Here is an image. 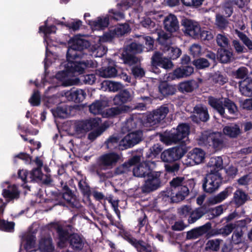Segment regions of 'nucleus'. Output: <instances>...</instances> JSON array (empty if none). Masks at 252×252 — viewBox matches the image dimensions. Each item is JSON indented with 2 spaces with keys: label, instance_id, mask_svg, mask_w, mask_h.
Here are the masks:
<instances>
[{
  "label": "nucleus",
  "instance_id": "nucleus-1",
  "mask_svg": "<svg viewBox=\"0 0 252 252\" xmlns=\"http://www.w3.org/2000/svg\"><path fill=\"white\" fill-rule=\"evenodd\" d=\"M89 42L78 36L71 38L68 42V48L66 53L67 61L60 65L61 70L51 79L52 85L48 87L45 91V96L48 97L49 91L54 92L57 86L62 85L69 86L74 84L71 77L76 73L81 74L87 68L97 67V63L92 60L79 62L77 58L82 57V50L86 49Z\"/></svg>",
  "mask_w": 252,
  "mask_h": 252
},
{
  "label": "nucleus",
  "instance_id": "nucleus-2",
  "mask_svg": "<svg viewBox=\"0 0 252 252\" xmlns=\"http://www.w3.org/2000/svg\"><path fill=\"white\" fill-rule=\"evenodd\" d=\"M100 123V119L98 118L76 122L74 123L73 126L74 134L77 137L81 138L84 136L89 130L96 128L95 130L90 132L88 135V139L93 141L110 126V124L105 122L102 126H98Z\"/></svg>",
  "mask_w": 252,
  "mask_h": 252
},
{
  "label": "nucleus",
  "instance_id": "nucleus-3",
  "mask_svg": "<svg viewBox=\"0 0 252 252\" xmlns=\"http://www.w3.org/2000/svg\"><path fill=\"white\" fill-rule=\"evenodd\" d=\"M69 225L63 224L61 222H53L50 224V228L56 230L58 234V245L61 248L67 246L69 241L70 246L74 250H81L84 245V239L77 234H69Z\"/></svg>",
  "mask_w": 252,
  "mask_h": 252
},
{
  "label": "nucleus",
  "instance_id": "nucleus-4",
  "mask_svg": "<svg viewBox=\"0 0 252 252\" xmlns=\"http://www.w3.org/2000/svg\"><path fill=\"white\" fill-rule=\"evenodd\" d=\"M105 106V102L98 100L92 104L89 109L91 113L94 115L101 114L104 118L114 117L124 113L129 109L128 107L123 106L120 107H112L103 111Z\"/></svg>",
  "mask_w": 252,
  "mask_h": 252
},
{
  "label": "nucleus",
  "instance_id": "nucleus-5",
  "mask_svg": "<svg viewBox=\"0 0 252 252\" xmlns=\"http://www.w3.org/2000/svg\"><path fill=\"white\" fill-rule=\"evenodd\" d=\"M189 133V127L188 125H179L176 129H173L161 138L162 141L167 145L185 141Z\"/></svg>",
  "mask_w": 252,
  "mask_h": 252
},
{
  "label": "nucleus",
  "instance_id": "nucleus-6",
  "mask_svg": "<svg viewBox=\"0 0 252 252\" xmlns=\"http://www.w3.org/2000/svg\"><path fill=\"white\" fill-rule=\"evenodd\" d=\"M222 178L219 172L217 171L214 172L212 170L207 175L206 181L203 185L205 191L208 193H212L219 189L221 183Z\"/></svg>",
  "mask_w": 252,
  "mask_h": 252
},
{
  "label": "nucleus",
  "instance_id": "nucleus-7",
  "mask_svg": "<svg viewBox=\"0 0 252 252\" xmlns=\"http://www.w3.org/2000/svg\"><path fill=\"white\" fill-rule=\"evenodd\" d=\"M51 19L48 18L44 23V26H42L39 27V32H42L44 34V41L46 42V58L45 59V68L46 69L47 67L49 65L51 60L52 58L54 57L55 56L53 55L52 53H49L48 50V46H50V38L49 37V35L50 34L54 33L56 32V28L54 26H48V22H49Z\"/></svg>",
  "mask_w": 252,
  "mask_h": 252
},
{
  "label": "nucleus",
  "instance_id": "nucleus-8",
  "mask_svg": "<svg viewBox=\"0 0 252 252\" xmlns=\"http://www.w3.org/2000/svg\"><path fill=\"white\" fill-rule=\"evenodd\" d=\"M161 172L151 171L148 173L147 178L142 187V191L149 192L158 189L161 184Z\"/></svg>",
  "mask_w": 252,
  "mask_h": 252
},
{
  "label": "nucleus",
  "instance_id": "nucleus-9",
  "mask_svg": "<svg viewBox=\"0 0 252 252\" xmlns=\"http://www.w3.org/2000/svg\"><path fill=\"white\" fill-rule=\"evenodd\" d=\"M173 66L172 62L168 59L163 57L162 55L156 52L152 58V65L151 70L155 73H158L159 69L158 66H160L164 69H170Z\"/></svg>",
  "mask_w": 252,
  "mask_h": 252
},
{
  "label": "nucleus",
  "instance_id": "nucleus-10",
  "mask_svg": "<svg viewBox=\"0 0 252 252\" xmlns=\"http://www.w3.org/2000/svg\"><path fill=\"white\" fill-rule=\"evenodd\" d=\"M119 234L125 240L132 245L138 252H151L152 250L149 245L145 244L142 241H137L129 232L122 230Z\"/></svg>",
  "mask_w": 252,
  "mask_h": 252
},
{
  "label": "nucleus",
  "instance_id": "nucleus-11",
  "mask_svg": "<svg viewBox=\"0 0 252 252\" xmlns=\"http://www.w3.org/2000/svg\"><path fill=\"white\" fill-rule=\"evenodd\" d=\"M119 234L125 240L132 245L138 252H151L152 250L149 245L145 244L142 241H137L129 232L122 230Z\"/></svg>",
  "mask_w": 252,
  "mask_h": 252
},
{
  "label": "nucleus",
  "instance_id": "nucleus-12",
  "mask_svg": "<svg viewBox=\"0 0 252 252\" xmlns=\"http://www.w3.org/2000/svg\"><path fill=\"white\" fill-rule=\"evenodd\" d=\"M169 111V108L166 105H162L148 115L147 121L153 125L158 124L165 118Z\"/></svg>",
  "mask_w": 252,
  "mask_h": 252
},
{
  "label": "nucleus",
  "instance_id": "nucleus-13",
  "mask_svg": "<svg viewBox=\"0 0 252 252\" xmlns=\"http://www.w3.org/2000/svg\"><path fill=\"white\" fill-rule=\"evenodd\" d=\"M205 157L204 151L200 148H196L188 153L184 163L189 166L198 164L204 161Z\"/></svg>",
  "mask_w": 252,
  "mask_h": 252
},
{
  "label": "nucleus",
  "instance_id": "nucleus-14",
  "mask_svg": "<svg viewBox=\"0 0 252 252\" xmlns=\"http://www.w3.org/2000/svg\"><path fill=\"white\" fill-rule=\"evenodd\" d=\"M185 153V151L182 147L172 148L163 151L161 158L164 162H172L181 158Z\"/></svg>",
  "mask_w": 252,
  "mask_h": 252
},
{
  "label": "nucleus",
  "instance_id": "nucleus-15",
  "mask_svg": "<svg viewBox=\"0 0 252 252\" xmlns=\"http://www.w3.org/2000/svg\"><path fill=\"white\" fill-rule=\"evenodd\" d=\"M182 25L184 28L185 34L194 38H199L201 27L197 22L186 19L182 21Z\"/></svg>",
  "mask_w": 252,
  "mask_h": 252
},
{
  "label": "nucleus",
  "instance_id": "nucleus-16",
  "mask_svg": "<svg viewBox=\"0 0 252 252\" xmlns=\"http://www.w3.org/2000/svg\"><path fill=\"white\" fill-rule=\"evenodd\" d=\"M142 136V133L140 130L130 132L121 139V145L125 149L132 147L141 140Z\"/></svg>",
  "mask_w": 252,
  "mask_h": 252
},
{
  "label": "nucleus",
  "instance_id": "nucleus-17",
  "mask_svg": "<svg viewBox=\"0 0 252 252\" xmlns=\"http://www.w3.org/2000/svg\"><path fill=\"white\" fill-rule=\"evenodd\" d=\"M168 193V196L170 195L168 201L170 200L171 202L177 203L184 200L188 195L189 189L187 186H182L179 189L172 190L171 193Z\"/></svg>",
  "mask_w": 252,
  "mask_h": 252
},
{
  "label": "nucleus",
  "instance_id": "nucleus-18",
  "mask_svg": "<svg viewBox=\"0 0 252 252\" xmlns=\"http://www.w3.org/2000/svg\"><path fill=\"white\" fill-rule=\"evenodd\" d=\"M2 194L3 197L7 200H11L17 199L19 196V191L16 186L10 185L8 182H5L2 184Z\"/></svg>",
  "mask_w": 252,
  "mask_h": 252
},
{
  "label": "nucleus",
  "instance_id": "nucleus-19",
  "mask_svg": "<svg viewBox=\"0 0 252 252\" xmlns=\"http://www.w3.org/2000/svg\"><path fill=\"white\" fill-rule=\"evenodd\" d=\"M119 158L118 155L113 153L105 154L100 157V164L104 169L111 168L115 165Z\"/></svg>",
  "mask_w": 252,
  "mask_h": 252
},
{
  "label": "nucleus",
  "instance_id": "nucleus-20",
  "mask_svg": "<svg viewBox=\"0 0 252 252\" xmlns=\"http://www.w3.org/2000/svg\"><path fill=\"white\" fill-rule=\"evenodd\" d=\"M132 98V95L126 90H124L119 94L116 95L113 98V104L115 105H117L116 107H120V106H127L129 108L128 110L124 113L127 112L130 110V107L127 105H123V104L126 103L128 101L131 100Z\"/></svg>",
  "mask_w": 252,
  "mask_h": 252
},
{
  "label": "nucleus",
  "instance_id": "nucleus-21",
  "mask_svg": "<svg viewBox=\"0 0 252 252\" xmlns=\"http://www.w3.org/2000/svg\"><path fill=\"white\" fill-rule=\"evenodd\" d=\"M164 29L170 32H175L179 29V24L177 17L170 14L166 16L163 21Z\"/></svg>",
  "mask_w": 252,
  "mask_h": 252
},
{
  "label": "nucleus",
  "instance_id": "nucleus-22",
  "mask_svg": "<svg viewBox=\"0 0 252 252\" xmlns=\"http://www.w3.org/2000/svg\"><path fill=\"white\" fill-rule=\"evenodd\" d=\"M194 113L191 117L192 120L196 123H198L199 120L206 122L209 118L207 108L201 105L194 107Z\"/></svg>",
  "mask_w": 252,
  "mask_h": 252
},
{
  "label": "nucleus",
  "instance_id": "nucleus-23",
  "mask_svg": "<svg viewBox=\"0 0 252 252\" xmlns=\"http://www.w3.org/2000/svg\"><path fill=\"white\" fill-rule=\"evenodd\" d=\"M64 94L68 100L73 101L77 103L82 102L86 96V93L84 90L82 89L71 90L65 92Z\"/></svg>",
  "mask_w": 252,
  "mask_h": 252
},
{
  "label": "nucleus",
  "instance_id": "nucleus-24",
  "mask_svg": "<svg viewBox=\"0 0 252 252\" xmlns=\"http://www.w3.org/2000/svg\"><path fill=\"white\" fill-rule=\"evenodd\" d=\"M88 24L93 30H102L108 26L109 17L107 15L98 17L95 20L88 21Z\"/></svg>",
  "mask_w": 252,
  "mask_h": 252
},
{
  "label": "nucleus",
  "instance_id": "nucleus-25",
  "mask_svg": "<svg viewBox=\"0 0 252 252\" xmlns=\"http://www.w3.org/2000/svg\"><path fill=\"white\" fill-rule=\"evenodd\" d=\"M154 165L153 162H144L135 166L133 168V175L138 177H145L146 175L151 172L150 166Z\"/></svg>",
  "mask_w": 252,
  "mask_h": 252
},
{
  "label": "nucleus",
  "instance_id": "nucleus-26",
  "mask_svg": "<svg viewBox=\"0 0 252 252\" xmlns=\"http://www.w3.org/2000/svg\"><path fill=\"white\" fill-rule=\"evenodd\" d=\"M208 102L211 107L217 110L222 117H228L225 114L224 108L223 107L224 105V98H216L210 96L208 98Z\"/></svg>",
  "mask_w": 252,
  "mask_h": 252
},
{
  "label": "nucleus",
  "instance_id": "nucleus-27",
  "mask_svg": "<svg viewBox=\"0 0 252 252\" xmlns=\"http://www.w3.org/2000/svg\"><path fill=\"white\" fill-rule=\"evenodd\" d=\"M209 146H212L216 150H220L224 146L223 136L220 132H212L211 134Z\"/></svg>",
  "mask_w": 252,
  "mask_h": 252
},
{
  "label": "nucleus",
  "instance_id": "nucleus-28",
  "mask_svg": "<svg viewBox=\"0 0 252 252\" xmlns=\"http://www.w3.org/2000/svg\"><path fill=\"white\" fill-rule=\"evenodd\" d=\"M241 94L246 96H252V78H247L239 83Z\"/></svg>",
  "mask_w": 252,
  "mask_h": 252
},
{
  "label": "nucleus",
  "instance_id": "nucleus-29",
  "mask_svg": "<svg viewBox=\"0 0 252 252\" xmlns=\"http://www.w3.org/2000/svg\"><path fill=\"white\" fill-rule=\"evenodd\" d=\"M61 186L63 187L64 192L63 193V198L69 203L73 207H78L79 206L78 201L76 197L73 195L71 191L69 189L66 184H64L63 182H61Z\"/></svg>",
  "mask_w": 252,
  "mask_h": 252
},
{
  "label": "nucleus",
  "instance_id": "nucleus-30",
  "mask_svg": "<svg viewBox=\"0 0 252 252\" xmlns=\"http://www.w3.org/2000/svg\"><path fill=\"white\" fill-rule=\"evenodd\" d=\"M162 50L167 57L172 60L178 58L181 54V50L178 47L170 45L163 46Z\"/></svg>",
  "mask_w": 252,
  "mask_h": 252
},
{
  "label": "nucleus",
  "instance_id": "nucleus-31",
  "mask_svg": "<svg viewBox=\"0 0 252 252\" xmlns=\"http://www.w3.org/2000/svg\"><path fill=\"white\" fill-rule=\"evenodd\" d=\"M209 229V226L204 225L202 226L192 229L188 231L187 233V238L188 239H196L199 236L207 233Z\"/></svg>",
  "mask_w": 252,
  "mask_h": 252
},
{
  "label": "nucleus",
  "instance_id": "nucleus-32",
  "mask_svg": "<svg viewBox=\"0 0 252 252\" xmlns=\"http://www.w3.org/2000/svg\"><path fill=\"white\" fill-rule=\"evenodd\" d=\"M207 166L210 168L209 172L212 170L214 172L219 171L223 168V160L220 157H212L207 164Z\"/></svg>",
  "mask_w": 252,
  "mask_h": 252
},
{
  "label": "nucleus",
  "instance_id": "nucleus-33",
  "mask_svg": "<svg viewBox=\"0 0 252 252\" xmlns=\"http://www.w3.org/2000/svg\"><path fill=\"white\" fill-rule=\"evenodd\" d=\"M6 204L3 203L0 206V217L4 212ZM14 223L13 222L6 221L4 220H0V230L5 231L11 232L14 230Z\"/></svg>",
  "mask_w": 252,
  "mask_h": 252
},
{
  "label": "nucleus",
  "instance_id": "nucleus-34",
  "mask_svg": "<svg viewBox=\"0 0 252 252\" xmlns=\"http://www.w3.org/2000/svg\"><path fill=\"white\" fill-rule=\"evenodd\" d=\"M54 246L50 238L42 239L39 243V249L41 252H53Z\"/></svg>",
  "mask_w": 252,
  "mask_h": 252
},
{
  "label": "nucleus",
  "instance_id": "nucleus-35",
  "mask_svg": "<svg viewBox=\"0 0 252 252\" xmlns=\"http://www.w3.org/2000/svg\"><path fill=\"white\" fill-rule=\"evenodd\" d=\"M107 148L111 150L119 148L120 150L124 149V147L121 145V139L117 135H113L106 142Z\"/></svg>",
  "mask_w": 252,
  "mask_h": 252
},
{
  "label": "nucleus",
  "instance_id": "nucleus-36",
  "mask_svg": "<svg viewBox=\"0 0 252 252\" xmlns=\"http://www.w3.org/2000/svg\"><path fill=\"white\" fill-rule=\"evenodd\" d=\"M224 134L230 137H236L241 132L240 128L237 125L232 124L225 126L223 129Z\"/></svg>",
  "mask_w": 252,
  "mask_h": 252
},
{
  "label": "nucleus",
  "instance_id": "nucleus-37",
  "mask_svg": "<svg viewBox=\"0 0 252 252\" xmlns=\"http://www.w3.org/2000/svg\"><path fill=\"white\" fill-rule=\"evenodd\" d=\"M230 189H226L218 195L210 198L209 202L211 204H216L224 200L231 193Z\"/></svg>",
  "mask_w": 252,
  "mask_h": 252
},
{
  "label": "nucleus",
  "instance_id": "nucleus-38",
  "mask_svg": "<svg viewBox=\"0 0 252 252\" xmlns=\"http://www.w3.org/2000/svg\"><path fill=\"white\" fill-rule=\"evenodd\" d=\"M24 248L28 252L33 251V248L35 244V237L33 234L29 233L25 237L23 241Z\"/></svg>",
  "mask_w": 252,
  "mask_h": 252
},
{
  "label": "nucleus",
  "instance_id": "nucleus-39",
  "mask_svg": "<svg viewBox=\"0 0 252 252\" xmlns=\"http://www.w3.org/2000/svg\"><path fill=\"white\" fill-rule=\"evenodd\" d=\"M98 74L103 78H112L116 76L117 71L113 66L102 67L98 70Z\"/></svg>",
  "mask_w": 252,
  "mask_h": 252
},
{
  "label": "nucleus",
  "instance_id": "nucleus-40",
  "mask_svg": "<svg viewBox=\"0 0 252 252\" xmlns=\"http://www.w3.org/2000/svg\"><path fill=\"white\" fill-rule=\"evenodd\" d=\"M158 89L160 93L164 96L173 94L176 90L175 86L169 85L166 82L161 83Z\"/></svg>",
  "mask_w": 252,
  "mask_h": 252
},
{
  "label": "nucleus",
  "instance_id": "nucleus-41",
  "mask_svg": "<svg viewBox=\"0 0 252 252\" xmlns=\"http://www.w3.org/2000/svg\"><path fill=\"white\" fill-rule=\"evenodd\" d=\"M140 160V158L139 156H134L129 161L128 163H125L123 165L118 168L117 172L118 174L124 173L129 170V168L131 165L138 162Z\"/></svg>",
  "mask_w": 252,
  "mask_h": 252
},
{
  "label": "nucleus",
  "instance_id": "nucleus-42",
  "mask_svg": "<svg viewBox=\"0 0 252 252\" xmlns=\"http://www.w3.org/2000/svg\"><path fill=\"white\" fill-rule=\"evenodd\" d=\"M51 111L55 117L65 118L69 115L67 106L65 104L58 106L56 109H52Z\"/></svg>",
  "mask_w": 252,
  "mask_h": 252
},
{
  "label": "nucleus",
  "instance_id": "nucleus-43",
  "mask_svg": "<svg viewBox=\"0 0 252 252\" xmlns=\"http://www.w3.org/2000/svg\"><path fill=\"white\" fill-rule=\"evenodd\" d=\"M103 87L106 90L110 92H117L123 88V85L120 83L112 81H105L102 83Z\"/></svg>",
  "mask_w": 252,
  "mask_h": 252
},
{
  "label": "nucleus",
  "instance_id": "nucleus-44",
  "mask_svg": "<svg viewBox=\"0 0 252 252\" xmlns=\"http://www.w3.org/2000/svg\"><path fill=\"white\" fill-rule=\"evenodd\" d=\"M137 120L133 118H130L123 124L122 127V131L123 133L128 132L136 127Z\"/></svg>",
  "mask_w": 252,
  "mask_h": 252
},
{
  "label": "nucleus",
  "instance_id": "nucleus-45",
  "mask_svg": "<svg viewBox=\"0 0 252 252\" xmlns=\"http://www.w3.org/2000/svg\"><path fill=\"white\" fill-rule=\"evenodd\" d=\"M130 29L127 24L117 25L112 30L116 36H122L128 32Z\"/></svg>",
  "mask_w": 252,
  "mask_h": 252
},
{
  "label": "nucleus",
  "instance_id": "nucleus-46",
  "mask_svg": "<svg viewBox=\"0 0 252 252\" xmlns=\"http://www.w3.org/2000/svg\"><path fill=\"white\" fill-rule=\"evenodd\" d=\"M221 240L216 239L209 240L206 244L205 249L207 251H217L220 249Z\"/></svg>",
  "mask_w": 252,
  "mask_h": 252
},
{
  "label": "nucleus",
  "instance_id": "nucleus-47",
  "mask_svg": "<svg viewBox=\"0 0 252 252\" xmlns=\"http://www.w3.org/2000/svg\"><path fill=\"white\" fill-rule=\"evenodd\" d=\"M247 200V195L240 190H237L234 195V200L237 206L243 204Z\"/></svg>",
  "mask_w": 252,
  "mask_h": 252
},
{
  "label": "nucleus",
  "instance_id": "nucleus-48",
  "mask_svg": "<svg viewBox=\"0 0 252 252\" xmlns=\"http://www.w3.org/2000/svg\"><path fill=\"white\" fill-rule=\"evenodd\" d=\"M219 58L221 63H228L232 58V53L227 50L220 49L219 51Z\"/></svg>",
  "mask_w": 252,
  "mask_h": 252
},
{
  "label": "nucleus",
  "instance_id": "nucleus-49",
  "mask_svg": "<svg viewBox=\"0 0 252 252\" xmlns=\"http://www.w3.org/2000/svg\"><path fill=\"white\" fill-rule=\"evenodd\" d=\"M204 214L202 208H199L191 212L190 216L189 219V223H192L200 219Z\"/></svg>",
  "mask_w": 252,
  "mask_h": 252
},
{
  "label": "nucleus",
  "instance_id": "nucleus-50",
  "mask_svg": "<svg viewBox=\"0 0 252 252\" xmlns=\"http://www.w3.org/2000/svg\"><path fill=\"white\" fill-rule=\"evenodd\" d=\"M212 132L204 131L202 132L198 138V142L199 145H209L211 139V134Z\"/></svg>",
  "mask_w": 252,
  "mask_h": 252
},
{
  "label": "nucleus",
  "instance_id": "nucleus-51",
  "mask_svg": "<svg viewBox=\"0 0 252 252\" xmlns=\"http://www.w3.org/2000/svg\"><path fill=\"white\" fill-rule=\"evenodd\" d=\"M217 44L221 47H227L229 45V40L224 33L218 34L216 36Z\"/></svg>",
  "mask_w": 252,
  "mask_h": 252
},
{
  "label": "nucleus",
  "instance_id": "nucleus-52",
  "mask_svg": "<svg viewBox=\"0 0 252 252\" xmlns=\"http://www.w3.org/2000/svg\"><path fill=\"white\" fill-rule=\"evenodd\" d=\"M140 23L142 26L149 29L152 32H156L157 29L155 22L152 21L149 18L143 19Z\"/></svg>",
  "mask_w": 252,
  "mask_h": 252
},
{
  "label": "nucleus",
  "instance_id": "nucleus-53",
  "mask_svg": "<svg viewBox=\"0 0 252 252\" xmlns=\"http://www.w3.org/2000/svg\"><path fill=\"white\" fill-rule=\"evenodd\" d=\"M224 106L227 108L230 114L236 116L238 114L237 107L234 102L227 98H224Z\"/></svg>",
  "mask_w": 252,
  "mask_h": 252
},
{
  "label": "nucleus",
  "instance_id": "nucleus-54",
  "mask_svg": "<svg viewBox=\"0 0 252 252\" xmlns=\"http://www.w3.org/2000/svg\"><path fill=\"white\" fill-rule=\"evenodd\" d=\"M170 183L172 188V190L179 189L182 186H187L185 178L181 177H177L173 178Z\"/></svg>",
  "mask_w": 252,
  "mask_h": 252
},
{
  "label": "nucleus",
  "instance_id": "nucleus-55",
  "mask_svg": "<svg viewBox=\"0 0 252 252\" xmlns=\"http://www.w3.org/2000/svg\"><path fill=\"white\" fill-rule=\"evenodd\" d=\"M234 225L233 224H227L224 227L216 230L215 235H221L223 236H226L230 234L233 229L234 228Z\"/></svg>",
  "mask_w": 252,
  "mask_h": 252
},
{
  "label": "nucleus",
  "instance_id": "nucleus-56",
  "mask_svg": "<svg viewBox=\"0 0 252 252\" xmlns=\"http://www.w3.org/2000/svg\"><path fill=\"white\" fill-rule=\"evenodd\" d=\"M106 51V48L104 46L100 45L93 48L91 55L94 57H101Z\"/></svg>",
  "mask_w": 252,
  "mask_h": 252
},
{
  "label": "nucleus",
  "instance_id": "nucleus-57",
  "mask_svg": "<svg viewBox=\"0 0 252 252\" xmlns=\"http://www.w3.org/2000/svg\"><path fill=\"white\" fill-rule=\"evenodd\" d=\"M216 24L218 28L221 30L225 29L228 25V21L220 15H216Z\"/></svg>",
  "mask_w": 252,
  "mask_h": 252
},
{
  "label": "nucleus",
  "instance_id": "nucleus-58",
  "mask_svg": "<svg viewBox=\"0 0 252 252\" xmlns=\"http://www.w3.org/2000/svg\"><path fill=\"white\" fill-rule=\"evenodd\" d=\"M179 89L182 92H190L193 89L192 83L190 81L182 82L179 85Z\"/></svg>",
  "mask_w": 252,
  "mask_h": 252
},
{
  "label": "nucleus",
  "instance_id": "nucleus-59",
  "mask_svg": "<svg viewBox=\"0 0 252 252\" xmlns=\"http://www.w3.org/2000/svg\"><path fill=\"white\" fill-rule=\"evenodd\" d=\"M238 37L242 40L243 43L248 47V48L252 49V41L243 33L238 31L237 30H235Z\"/></svg>",
  "mask_w": 252,
  "mask_h": 252
},
{
  "label": "nucleus",
  "instance_id": "nucleus-60",
  "mask_svg": "<svg viewBox=\"0 0 252 252\" xmlns=\"http://www.w3.org/2000/svg\"><path fill=\"white\" fill-rule=\"evenodd\" d=\"M42 177H43V174L42 173L40 168H37L32 170L30 173L29 178L32 181L35 180H41Z\"/></svg>",
  "mask_w": 252,
  "mask_h": 252
},
{
  "label": "nucleus",
  "instance_id": "nucleus-61",
  "mask_svg": "<svg viewBox=\"0 0 252 252\" xmlns=\"http://www.w3.org/2000/svg\"><path fill=\"white\" fill-rule=\"evenodd\" d=\"M209 64L208 61L204 58L198 59L193 62V64L198 69H203L208 67Z\"/></svg>",
  "mask_w": 252,
  "mask_h": 252
},
{
  "label": "nucleus",
  "instance_id": "nucleus-62",
  "mask_svg": "<svg viewBox=\"0 0 252 252\" xmlns=\"http://www.w3.org/2000/svg\"><path fill=\"white\" fill-rule=\"evenodd\" d=\"M183 71L182 67H178L170 74L169 77L171 78L172 80L184 78L185 77Z\"/></svg>",
  "mask_w": 252,
  "mask_h": 252
},
{
  "label": "nucleus",
  "instance_id": "nucleus-63",
  "mask_svg": "<svg viewBox=\"0 0 252 252\" xmlns=\"http://www.w3.org/2000/svg\"><path fill=\"white\" fill-rule=\"evenodd\" d=\"M29 101L32 106L39 105L40 102L39 92L37 91H34Z\"/></svg>",
  "mask_w": 252,
  "mask_h": 252
},
{
  "label": "nucleus",
  "instance_id": "nucleus-64",
  "mask_svg": "<svg viewBox=\"0 0 252 252\" xmlns=\"http://www.w3.org/2000/svg\"><path fill=\"white\" fill-rule=\"evenodd\" d=\"M80 80L83 81L86 84L92 85L96 80L94 74H88L85 76H81Z\"/></svg>",
  "mask_w": 252,
  "mask_h": 252
}]
</instances>
